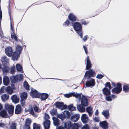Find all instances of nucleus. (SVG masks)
Wrapping results in <instances>:
<instances>
[{"instance_id": "393cba45", "label": "nucleus", "mask_w": 129, "mask_h": 129, "mask_svg": "<svg viewBox=\"0 0 129 129\" xmlns=\"http://www.w3.org/2000/svg\"><path fill=\"white\" fill-rule=\"evenodd\" d=\"M103 91L105 95H110V91L106 88H104L103 89Z\"/></svg>"}, {"instance_id": "6e6d98bb", "label": "nucleus", "mask_w": 129, "mask_h": 129, "mask_svg": "<svg viewBox=\"0 0 129 129\" xmlns=\"http://www.w3.org/2000/svg\"><path fill=\"white\" fill-rule=\"evenodd\" d=\"M93 119L95 122H98L99 121V119L98 117H95Z\"/></svg>"}, {"instance_id": "ddd939ff", "label": "nucleus", "mask_w": 129, "mask_h": 129, "mask_svg": "<svg viewBox=\"0 0 129 129\" xmlns=\"http://www.w3.org/2000/svg\"><path fill=\"white\" fill-rule=\"evenodd\" d=\"M31 121L29 118L26 119V120L24 128L26 129H30V125L31 124Z\"/></svg>"}, {"instance_id": "f3484780", "label": "nucleus", "mask_w": 129, "mask_h": 129, "mask_svg": "<svg viewBox=\"0 0 129 129\" xmlns=\"http://www.w3.org/2000/svg\"><path fill=\"white\" fill-rule=\"evenodd\" d=\"M30 94L33 97H38L39 96V93L38 92L33 89H31V92L30 93Z\"/></svg>"}, {"instance_id": "09e8293b", "label": "nucleus", "mask_w": 129, "mask_h": 129, "mask_svg": "<svg viewBox=\"0 0 129 129\" xmlns=\"http://www.w3.org/2000/svg\"><path fill=\"white\" fill-rule=\"evenodd\" d=\"M16 49L18 51V53H20L22 50V48L21 46L17 45L16 47Z\"/></svg>"}, {"instance_id": "4468645a", "label": "nucleus", "mask_w": 129, "mask_h": 129, "mask_svg": "<svg viewBox=\"0 0 129 129\" xmlns=\"http://www.w3.org/2000/svg\"><path fill=\"white\" fill-rule=\"evenodd\" d=\"M99 124L100 126L104 129H106L108 127V123L106 121L100 122Z\"/></svg>"}, {"instance_id": "39448f33", "label": "nucleus", "mask_w": 129, "mask_h": 129, "mask_svg": "<svg viewBox=\"0 0 129 129\" xmlns=\"http://www.w3.org/2000/svg\"><path fill=\"white\" fill-rule=\"evenodd\" d=\"M55 105L56 107L62 110L63 109H66L67 108V106L66 105H64L63 102H57L56 103Z\"/></svg>"}, {"instance_id": "680f3d73", "label": "nucleus", "mask_w": 129, "mask_h": 129, "mask_svg": "<svg viewBox=\"0 0 129 129\" xmlns=\"http://www.w3.org/2000/svg\"><path fill=\"white\" fill-rule=\"evenodd\" d=\"M49 115L45 113V119L46 120H47V119H49Z\"/></svg>"}, {"instance_id": "5701e85b", "label": "nucleus", "mask_w": 129, "mask_h": 129, "mask_svg": "<svg viewBox=\"0 0 129 129\" xmlns=\"http://www.w3.org/2000/svg\"><path fill=\"white\" fill-rule=\"evenodd\" d=\"M102 114L104 116L106 119L109 118V113L108 111L107 110H103L102 112Z\"/></svg>"}, {"instance_id": "6ab92c4d", "label": "nucleus", "mask_w": 129, "mask_h": 129, "mask_svg": "<svg viewBox=\"0 0 129 129\" xmlns=\"http://www.w3.org/2000/svg\"><path fill=\"white\" fill-rule=\"evenodd\" d=\"M77 107L78 110L80 112L83 113L85 111V108L81 104L78 105Z\"/></svg>"}, {"instance_id": "c756f323", "label": "nucleus", "mask_w": 129, "mask_h": 129, "mask_svg": "<svg viewBox=\"0 0 129 129\" xmlns=\"http://www.w3.org/2000/svg\"><path fill=\"white\" fill-rule=\"evenodd\" d=\"M7 114V112L5 110H3L0 112V116L2 117H5Z\"/></svg>"}, {"instance_id": "c9c22d12", "label": "nucleus", "mask_w": 129, "mask_h": 129, "mask_svg": "<svg viewBox=\"0 0 129 129\" xmlns=\"http://www.w3.org/2000/svg\"><path fill=\"white\" fill-rule=\"evenodd\" d=\"M17 124L14 122H12L10 125V129H16Z\"/></svg>"}, {"instance_id": "49530a36", "label": "nucleus", "mask_w": 129, "mask_h": 129, "mask_svg": "<svg viewBox=\"0 0 129 129\" xmlns=\"http://www.w3.org/2000/svg\"><path fill=\"white\" fill-rule=\"evenodd\" d=\"M79 127V125L77 124L74 123L71 129H78Z\"/></svg>"}, {"instance_id": "1a4fd4ad", "label": "nucleus", "mask_w": 129, "mask_h": 129, "mask_svg": "<svg viewBox=\"0 0 129 129\" xmlns=\"http://www.w3.org/2000/svg\"><path fill=\"white\" fill-rule=\"evenodd\" d=\"M6 54L9 57H11L12 56L13 53V50L12 48L10 47H7L6 49L5 50Z\"/></svg>"}, {"instance_id": "bf43d9fd", "label": "nucleus", "mask_w": 129, "mask_h": 129, "mask_svg": "<svg viewBox=\"0 0 129 129\" xmlns=\"http://www.w3.org/2000/svg\"><path fill=\"white\" fill-rule=\"evenodd\" d=\"M104 76L103 75H102L101 74H98L97 76V78L99 79H101Z\"/></svg>"}, {"instance_id": "a18cd8bd", "label": "nucleus", "mask_w": 129, "mask_h": 129, "mask_svg": "<svg viewBox=\"0 0 129 129\" xmlns=\"http://www.w3.org/2000/svg\"><path fill=\"white\" fill-rule=\"evenodd\" d=\"M6 87L4 86L2 87L0 90V93H1L2 94L3 93H4L6 91Z\"/></svg>"}, {"instance_id": "4be33fe9", "label": "nucleus", "mask_w": 129, "mask_h": 129, "mask_svg": "<svg viewBox=\"0 0 129 129\" xmlns=\"http://www.w3.org/2000/svg\"><path fill=\"white\" fill-rule=\"evenodd\" d=\"M91 67V64L89 56H88L87 59L86 69L88 70Z\"/></svg>"}, {"instance_id": "7c9ffc66", "label": "nucleus", "mask_w": 129, "mask_h": 129, "mask_svg": "<svg viewBox=\"0 0 129 129\" xmlns=\"http://www.w3.org/2000/svg\"><path fill=\"white\" fill-rule=\"evenodd\" d=\"M67 108L69 110L71 111H74L76 109V108L73 106V104H71L69 106H67Z\"/></svg>"}, {"instance_id": "a19ab883", "label": "nucleus", "mask_w": 129, "mask_h": 129, "mask_svg": "<svg viewBox=\"0 0 129 129\" xmlns=\"http://www.w3.org/2000/svg\"><path fill=\"white\" fill-rule=\"evenodd\" d=\"M23 86L27 90H29V85L26 81H25L24 82Z\"/></svg>"}, {"instance_id": "e2e57ef3", "label": "nucleus", "mask_w": 129, "mask_h": 129, "mask_svg": "<svg viewBox=\"0 0 129 129\" xmlns=\"http://www.w3.org/2000/svg\"><path fill=\"white\" fill-rule=\"evenodd\" d=\"M83 47L86 53L87 54L88 52V50L87 49V48L84 46H83Z\"/></svg>"}, {"instance_id": "c85d7f7f", "label": "nucleus", "mask_w": 129, "mask_h": 129, "mask_svg": "<svg viewBox=\"0 0 129 129\" xmlns=\"http://www.w3.org/2000/svg\"><path fill=\"white\" fill-rule=\"evenodd\" d=\"M2 64L3 65H5L8 61V59H7L6 56H4L2 58Z\"/></svg>"}, {"instance_id": "864d4df0", "label": "nucleus", "mask_w": 129, "mask_h": 129, "mask_svg": "<svg viewBox=\"0 0 129 129\" xmlns=\"http://www.w3.org/2000/svg\"><path fill=\"white\" fill-rule=\"evenodd\" d=\"M34 108L35 111L37 112H39L40 111L39 110L38 108L36 106H35L34 107Z\"/></svg>"}, {"instance_id": "de8ad7c7", "label": "nucleus", "mask_w": 129, "mask_h": 129, "mask_svg": "<svg viewBox=\"0 0 129 129\" xmlns=\"http://www.w3.org/2000/svg\"><path fill=\"white\" fill-rule=\"evenodd\" d=\"M57 117L58 118L61 119L62 120L64 119L63 115L62 114H58Z\"/></svg>"}, {"instance_id": "e433bc0d", "label": "nucleus", "mask_w": 129, "mask_h": 129, "mask_svg": "<svg viewBox=\"0 0 129 129\" xmlns=\"http://www.w3.org/2000/svg\"><path fill=\"white\" fill-rule=\"evenodd\" d=\"M27 97V94L24 92L22 93L20 95L21 99L26 100Z\"/></svg>"}, {"instance_id": "f03ea898", "label": "nucleus", "mask_w": 129, "mask_h": 129, "mask_svg": "<svg viewBox=\"0 0 129 129\" xmlns=\"http://www.w3.org/2000/svg\"><path fill=\"white\" fill-rule=\"evenodd\" d=\"M5 109L8 111V113L9 114H12L13 113L14 107L12 105H10L8 104H6L5 105Z\"/></svg>"}, {"instance_id": "72a5a7b5", "label": "nucleus", "mask_w": 129, "mask_h": 129, "mask_svg": "<svg viewBox=\"0 0 129 129\" xmlns=\"http://www.w3.org/2000/svg\"><path fill=\"white\" fill-rule=\"evenodd\" d=\"M10 79L11 82L15 83L16 81L18 80L17 77V76H12L10 77Z\"/></svg>"}, {"instance_id": "9d476101", "label": "nucleus", "mask_w": 129, "mask_h": 129, "mask_svg": "<svg viewBox=\"0 0 129 129\" xmlns=\"http://www.w3.org/2000/svg\"><path fill=\"white\" fill-rule=\"evenodd\" d=\"M81 103L84 106H87L88 105V101L86 97L83 96L81 99Z\"/></svg>"}, {"instance_id": "dca6fc26", "label": "nucleus", "mask_w": 129, "mask_h": 129, "mask_svg": "<svg viewBox=\"0 0 129 129\" xmlns=\"http://www.w3.org/2000/svg\"><path fill=\"white\" fill-rule=\"evenodd\" d=\"M50 121L48 120H46L44 121V126L45 129H49L50 127Z\"/></svg>"}, {"instance_id": "5fc2aeb1", "label": "nucleus", "mask_w": 129, "mask_h": 129, "mask_svg": "<svg viewBox=\"0 0 129 129\" xmlns=\"http://www.w3.org/2000/svg\"><path fill=\"white\" fill-rule=\"evenodd\" d=\"M106 86L107 87H108L109 89H111V86L109 82H107L106 83Z\"/></svg>"}, {"instance_id": "338daca9", "label": "nucleus", "mask_w": 129, "mask_h": 129, "mask_svg": "<svg viewBox=\"0 0 129 129\" xmlns=\"http://www.w3.org/2000/svg\"><path fill=\"white\" fill-rule=\"evenodd\" d=\"M87 36L86 35L84 36V37L83 39V40L84 42L87 39Z\"/></svg>"}, {"instance_id": "423d86ee", "label": "nucleus", "mask_w": 129, "mask_h": 129, "mask_svg": "<svg viewBox=\"0 0 129 129\" xmlns=\"http://www.w3.org/2000/svg\"><path fill=\"white\" fill-rule=\"evenodd\" d=\"M95 74V72L92 69H90L89 71H86L84 77H87V79L91 77H93V75Z\"/></svg>"}, {"instance_id": "c03bdc74", "label": "nucleus", "mask_w": 129, "mask_h": 129, "mask_svg": "<svg viewBox=\"0 0 129 129\" xmlns=\"http://www.w3.org/2000/svg\"><path fill=\"white\" fill-rule=\"evenodd\" d=\"M129 90V86L126 85L123 86V90L125 92H127Z\"/></svg>"}, {"instance_id": "6e6552de", "label": "nucleus", "mask_w": 129, "mask_h": 129, "mask_svg": "<svg viewBox=\"0 0 129 129\" xmlns=\"http://www.w3.org/2000/svg\"><path fill=\"white\" fill-rule=\"evenodd\" d=\"M81 119L82 122L84 123H87L90 120L87 115L85 114H84L82 115Z\"/></svg>"}, {"instance_id": "2f4dec72", "label": "nucleus", "mask_w": 129, "mask_h": 129, "mask_svg": "<svg viewBox=\"0 0 129 129\" xmlns=\"http://www.w3.org/2000/svg\"><path fill=\"white\" fill-rule=\"evenodd\" d=\"M49 95L46 93H43L41 95V98L42 100H46L48 97Z\"/></svg>"}, {"instance_id": "3c124183", "label": "nucleus", "mask_w": 129, "mask_h": 129, "mask_svg": "<svg viewBox=\"0 0 129 129\" xmlns=\"http://www.w3.org/2000/svg\"><path fill=\"white\" fill-rule=\"evenodd\" d=\"M15 67H14L11 68L10 69V72L11 73L13 74L14 73V72L15 71Z\"/></svg>"}, {"instance_id": "13d9d810", "label": "nucleus", "mask_w": 129, "mask_h": 129, "mask_svg": "<svg viewBox=\"0 0 129 129\" xmlns=\"http://www.w3.org/2000/svg\"><path fill=\"white\" fill-rule=\"evenodd\" d=\"M29 112L30 113L33 115H35V114L34 112V111L33 108H31L29 110Z\"/></svg>"}, {"instance_id": "603ef678", "label": "nucleus", "mask_w": 129, "mask_h": 129, "mask_svg": "<svg viewBox=\"0 0 129 129\" xmlns=\"http://www.w3.org/2000/svg\"><path fill=\"white\" fill-rule=\"evenodd\" d=\"M26 100L21 99L20 102L21 104L23 106L25 105V102Z\"/></svg>"}, {"instance_id": "052dcab7", "label": "nucleus", "mask_w": 129, "mask_h": 129, "mask_svg": "<svg viewBox=\"0 0 129 129\" xmlns=\"http://www.w3.org/2000/svg\"><path fill=\"white\" fill-rule=\"evenodd\" d=\"M81 129H89V127L86 124Z\"/></svg>"}, {"instance_id": "69168bd1", "label": "nucleus", "mask_w": 129, "mask_h": 129, "mask_svg": "<svg viewBox=\"0 0 129 129\" xmlns=\"http://www.w3.org/2000/svg\"><path fill=\"white\" fill-rule=\"evenodd\" d=\"M10 26H11V29L12 30V31H13V33H14V27L12 26V24H11V25H10Z\"/></svg>"}, {"instance_id": "0e129e2a", "label": "nucleus", "mask_w": 129, "mask_h": 129, "mask_svg": "<svg viewBox=\"0 0 129 129\" xmlns=\"http://www.w3.org/2000/svg\"><path fill=\"white\" fill-rule=\"evenodd\" d=\"M69 24V21L67 20L66 22L64 23L63 25L64 26L68 25Z\"/></svg>"}, {"instance_id": "f257e3e1", "label": "nucleus", "mask_w": 129, "mask_h": 129, "mask_svg": "<svg viewBox=\"0 0 129 129\" xmlns=\"http://www.w3.org/2000/svg\"><path fill=\"white\" fill-rule=\"evenodd\" d=\"M73 27L74 29L78 34L81 38H82L83 35L81 32L82 29L81 24L78 22H75Z\"/></svg>"}, {"instance_id": "774afa93", "label": "nucleus", "mask_w": 129, "mask_h": 129, "mask_svg": "<svg viewBox=\"0 0 129 129\" xmlns=\"http://www.w3.org/2000/svg\"><path fill=\"white\" fill-rule=\"evenodd\" d=\"M57 129H65L64 127L62 126H60L58 127Z\"/></svg>"}, {"instance_id": "b1692460", "label": "nucleus", "mask_w": 129, "mask_h": 129, "mask_svg": "<svg viewBox=\"0 0 129 129\" xmlns=\"http://www.w3.org/2000/svg\"><path fill=\"white\" fill-rule=\"evenodd\" d=\"M12 100L13 102L15 103H17L19 102V99L16 95H13L11 97Z\"/></svg>"}, {"instance_id": "8fccbe9b", "label": "nucleus", "mask_w": 129, "mask_h": 129, "mask_svg": "<svg viewBox=\"0 0 129 129\" xmlns=\"http://www.w3.org/2000/svg\"><path fill=\"white\" fill-rule=\"evenodd\" d=\"M50 112L51 114L52 115H54L56 114L57 113V110L55 109H53Z\"/></svg>"}, {"instance_id": "20e7f679", "label": "nucleus", "mask_w": 129, "mask_h": 129, "mask_svg": "<svg viewBox=\"0 0 129 129\" xmlns=\"http://www.w3.org/2000/svg\"><path fill=\"white\" fill-rule=\"evenodd\" d=\"M95 85V82L94 79L91 78L86 81V87H91L94 86Z\"/></svg>"}, {"instance_id": "bb28decb", "label": "nucleus", "mask_w": 129, "mask_h": 129, "mask_svg": "<svg viewBox=\"0 0 129 129\" xmlns=\"http://www.w3.org/2000/svg\"><path fill=\"white\" fill-rule=\"evenodd\" d=\"M6 92L9 94H11L13 92V90L10 86H8L6 89Z\"/></svg>"}, {"instance_id": "f8f14e48", "label": "nucleus", "mask_w": 129, "mask_h": 129, "mask_svg": "<svg viewBox=\"0 0 129 129\" xmlns=\"http://www.w3.org/2000/svg\"><path fill=\"white\" fill-rule=\"evenodd\" d=\"M20 54L19 53H18L17 51L14 52L12 56V59L14 61L17 60L19 58Z\"/></svg>"}, {"instance_id": "4c0bfd02", "label": "nucleus", "mask_w": 129, "mask_h": 129, "mask_svg": "<svg viewBox=\"0 0 129 129\" xmlns=\"http://www.w3.org/2000/svg\"><path fill=\"white\" fill-rule=\"evenodd\" d=\"M9 69V68L8 67L5 66L2 69V71L4 74L8 72Z\"/></svg>"}, {"instance_id": "ea45409f", "label": "nucleus", "mask_w": 129, "mask_h": 129, "mask_svg": "<svg viewBox=\"0 0 129 129\" xmlns=\"http://www.w3.org/2000/svg\"><path fill=\"white\" fill-rule=\"evenodd\" d=\"M40 124H38L34 123L33 125V129H40Z\"/></svg>"}, {"instance_id": "9b49d317", "label": "nucleus", "mask_w": 129, "mask_h": 129, "mask_svg": "<svg viewBox=\"0 0 129 129\" xmlns=\"http://www.w3.org/2000/svg\"><path fill=\"white\" fill-rule=\"evenodd\" d=\"M80 116L79 114H76L72 115L71 117V120L73 122L77 121L80 118Z\"/></svg>"}, {"instance_id": "a878e982", "label": "nucleus", "mask_w": 129, "mask_h": 129, "mask_svg": "<svg viewBox=\"0 0 129 129\" xmlns=\"http://www.w3.org/2000/svg\"><path fill=\"white\" fill-rule=\"evenodd\" d=\"M69 19L72 21H74L76 20V17L72 13H71L68 16Z\"/></svg>"}, {"instance_id": "f704fd0d", "label": "nucleus", "mask_w": 129, "mask_h": 129, "mask_svg": "<svg viewBox=\"0 0 129 129\" xmlns=\"http://www.w3.org/2000/svg\"><path fill=\"white\" fill-rule=\"evenodd\" d=\"M16 68L18 71L22 72L23 70L22 66L19 64H18L16 65Z\"/></svg>"}, {"instance_id": "79ce46f5", "label": "nucleus", "mask_w": 129, "mask_h": 129, "mask_svg": "<svg viewBox=\"0 0 129 129\" xmlns=\"http://www.w3.org/2000/svg\"><path fill=\"white\" fill-rule=\"evenodd\" d=\"M11 37L12 39H14L15 41H17V37L14 32L11 33Z\"/></svg>"}, {"instance_id": "4d7b16f0", "label": "nucleus", "mask_w": 129, "mask_h": 129, "mask_svg": "<svg viewBox=\"0 0 129 129\" xmlns=\"http://www.w3.org/2000/svg\"><path fill=\"white\" fill-rule=\"evenodd\" d=\"M106 100L107 101H111L112 100V99L111 97L110 96H108L106 97Z\"/></svg>"}, {"instance_id": "58836bf2", "label": "nucleus", "mask_w": 129, "mask_h": 129, "mask_svg": "<svg viewBox=\"0 0 129 129\" xmlns=\"http://www.w3.org/2000/svg\"><path fill=\"white\" fill-rule=\"evenodd\" d=\"M65 128L67 129H69L71 127V124L69 122H66L64 124Z\"/></svg>"}, {"instance_id": "cd10ccee", "label": "nucleus", "mask_w": 129, "mask_h": 129, "mask_svg": "<svg viewBox=\"0 0 129 129\" xmlns=\"http://www.w3.org/2000/svg\"><path fill=\"white\" fill-rule=\"evenodd\" d=\"M63 115L64 118H69L70 116V112L67 110H65L63 112Z\"/></svg>"}, {"instance_id": "7ed1b4c3", "label": "nucleus", "mask_w": 129, "mask_h": 129, "mask_svg": "<svg viewBox=\"0 0 129 129\" xmlns=\"http://www.w3.org/2000/svg\"><path fill=\"white\" fill-rule=\"evenodd\" d=\"M122 90L121 84L120 83H117V86L112 89V91L113 93H114L116 94H118L121 92Z\"/></svg>"}, {"instance_id": "0eeeda50", "label": "nucleus", "mask_w": 129, "mask_h": 129, "mask_svg": "<svg viewBox=\"0 0 129 129\" xmlns=\"http://www.w3.org/2000/svg\"><path fill=\"white\" fill-rule=\"evenodd\" d=\"M64 96L65 97L69 98L72 96H74L76 98H80V95L76 93L72 92L70 93L66 94H64Z\"/></svg>"}, {"instance_id": "473e14b6", "label": "nucleus", "mask_w": 129, "mask_h": 129, "mask_svg": "<svg viewBox=\"0 0 129 129\" xmlns=\"http://www.w3.org/2000/svg\"><path fill=\"white\" fill-rule=\"evenodd\" d=\"M9 95L8 94H5L2 95L1 98L3 101H5L9 98Z\"/></svg>"}, {"instance_id": "a211bd4d", "label": "nucleus", "mask_w": 129, "mask_h": 129, "mask_svg": "<svg viewBox=\"0 0 129 129\" xmlns=\"http://www.w3.org/2000/svg\"><path fill=\"white\" fill-rule=\"evenodd\" d=\"M3 82L5 85H8L9 82L10 80L8 77L6 76H4L3 78Z\"/></svg>"}, {"instance_id": "37998d69", "label": "nucleus", "mask_w": 129, "mask_h": 129, "mask_svg": "<svg viewBox=\"0 0 129 129\" xmlns=\"http://www.w3.org/2000/svg\"><path fill=\"white\" fill-rule=\"evenodd\" d=\"M17 77L18 80H21L23 79V74H20L16 75Z\"/></svg>"}, {"instance_id": "412c9836", "label": "nucleus", "mask_w": 129, "mask_h": 129, "mask_svg": "<svg viewBox=\"0 0 129 129\" xmlns=\"http://www.w3.org/2000/svg\"><path fill=\"white\" fill-rule=\"evenodd\" d=\"M53 119L54 124L55 126H58L60 125L59 121L57 118L54 117L53 118Z\"/></svg>"}, {"instance_id": "2eb2a0df", "label": "nucleus", "mask_w": 129, "mask_h": 129, "mask_svg": "<svg viewBox=\"0 0 129 129\" xmlns=\"http://www.w3.org/2000/svg\"><path fill=\"white\" fill-rule=\"evenodd\" d=\"M22 109L20 105H18L16 107L15 112L16 114H18L22 112Z\"/></svg>"}, {"instance_id": "aec40b11", "label": "nucleus", "mask_w": 129, "mask_h": 129, "mask_svg": "<svg viewBox=\"0 0 129 129\" xmlns=\"http://www.w3.org/2000/svg\"><path fill=\"white\" fill-rule=\"evenodd\" d=\"M86 111L88 113L89 117H91L93 113L92 107L90 106L87 107L86 108Z\"/></svg>"}]
</instances>
